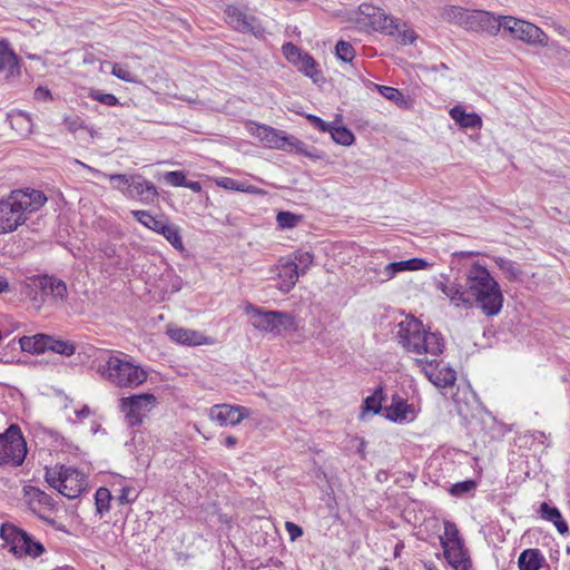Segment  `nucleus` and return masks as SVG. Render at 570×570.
Wrapping results in <instances>:
<instances>
[{
	"instance_id": "f257e3e1",
	"label": "nucleus",
	"mask_w": 570,
	"mask_h": 570,
	"mask_svg": "<svg viewBox=\"0 0 570 570\" xmlns=\"http://www.w3.org/2000/svg\"><path fill=\"white\" fill-rule=\"evenodd\" d=\"M47 203V196L37 189L12 190L0 200V234L12 233L23 225L29 215Z\"/></svg>"
},
{
	"instance_id": "f03ea898",
	"label": "nucleus",
	"mask_w": 570,
	"mask_h": 570,
	"mask_svg": "<svg viewBox=\"0 0 570 570\" xmlns=\"http://www.w3.org/2000/svg\"><path fill=\"white\" fill-rule=\"evenodd\" d=\"M465 285L476 305L484 315H498L503 305V294L499 283L484 265L473 263L465 272Z\"/></svg>"
},
{
	"instance_id": "7ed1b4c3",
	"label": "nucleus",
	"mask_w": 570,
	"mask_h": 570,
	"mask_svg": "<svg viewBox=\"0 0 570 570\" xmlns=\"http://www.w3.org/2000/svg\"><path fill=\"white\" fill-rule=\"evenodd\" d=\"M98 374L119 389H135L147 380V372L122 352L108 351L106 358L99 363Z\"/></svg>"
},
{
	"instance_id": "20e7f679",
	"label": "nucleus",
	"mask_w": 570,
	"mask_h": 570,
	"mask_svg": "<svg viewBox=\"0 0 570 570\" xmlns=\"http://www.w3.org/2000/svg\"><path fill=\"white\" fill-rule=\"evenodd\" d=\"M396 337L401 346L416 357H438L444 350L441 335L425 331L423 324L413 317L399 324Z\"/></svg>"
},
{
	"instance_id": "39448f33",
	"label": "nucleus",
	"mask_w": 570,
	"mask_h": 570,
	"mask_svg": "<svg viewBox=\"0 0 570 570\" xmlns=\"http://www.w3.org/2000/svg\"><path fill=\"white\" fill-rule=\"evenodd\" d=\"M75 163L83 167L86 170H88L96 177H106L109 180H122V185L126 187V189H120V191L127 197L138 198L140 202L145 204H150L158 196L156 186L139 175H107L100 171L99 169H96L89 165L83 164L80 160H75Z\"/></svg>"
},
{
	"instance_id": "423d86ee",
	"label": "nucleus",
	"mask_w": 570,
	"mask_h": 570,
	"mask_svg": "<svg viewBox=\"0 0 570 570\" xmlns=\"http://www.w3.org/2000/svg\"><path fill=\"white\" fill-rule=\"evenodd\" d=\"M45 478L50 487L68 499L78 498L87 488L85 474L72 466L47 468Z\"/></svg>"
},
{
	"instance_id": "0eeeda50",
	"label": "nucleus",
	"mask_w": 570,
	"mask_h": 570,
	"mask_svg": "<svg viewBox=\"0 0 570 570\" xmlns=\"http://www.w3.org/2000/svg\"><path fill=\"white\" fill-rule=\"evenodd\" d=\"M245 313L248 315L250 324L261 332L278 335L283 331L295 328V317L287 312L265 311L247 304Z\"/></svg>"
},
{
	"instance_id": "6e6552de",
	"label": "nucleus",
	"mask_w": 570,
	"mask_h": 570,
	"mask_svg": "<svg viewBox=\"0 0 570 570\" xmlns=\"http://www.w3.org/2000/svg\"><path fill=\"white\" fill-rule=\"evenodd\" d=\"M252 134L257 137L266 147L281 149V150H293L295 149L298 154L311 156L306 150V144L288 136L284 131L276 128L253 124L250 126Z\"/></svg>"
},
{
	"instance_id": "1a4fd4ad",
	"label": "nucleus",
	"mask_w": 570,
	"mask_h": 570,
	"mask_svg": "<svg viewBox=\"0 0 570 570\" xmlns=\"http://www.w3.org/2000/svg\"><path fill=\"white\" fill-rule=\"evenodd\" d=\"M27 455V443L20 428L11 424L3 433H0V465L12 464L19 466Z\"/></svg>"
},
{
	"instance_id": "9d476101",
	"label": "nucleus",
	"mask_w": 570,
	"mask_h": 570,
	"mask_svg": "<svg viewBox=\"0 0 570 570\" xmlns=\"http://www.w3.org/2000/svg\"><path fill=\"white\" fill-rule=\"evenodd\" d=\"M1 537L9 546L10 551L19 558L24 556L37 558L45 551L40 542L35 541L31 535L17 527L2 525Z\"/></svg>"
},
{
	"instance_id": "9b49d317",
	"label": "nucleus",
	"mask_w": 570,
	"mask_h": 570,
	"mask_svg": "<svg viewBox=\"0 0 570 570\" xmlns=\"http://www.w3.org/2000/svg\"><path fill=\"white\" fill-rule=\"evenodd\" d=\"M156 405L157 397L151 393L134 394L119 400V409L129 426L140 425Z\"/></svg>"
},
{
	"instance_id": "f8f14e48",
	"label": "nucleus",
	"mask_w": 570,
	"mask_h": 570,
	"mask_svg": "<svg viewBox=\"0 0 570 570\" xmlns=\"http://www.w3.org/2000/svg\"><path fill=\"white\" fill-rule=\"evenodd\" d=\"M131 215L145 227L163 235L175 249L180 253L185 250L180 230L177 225L170 223L167 218H157L146 210H132Z\"/></svg>"
},
{
	"instance_id": "ddd939ff",
	"label": "nucleus",
	"mask_w": 570,
	"mask_h": 570,
	"mask_svg": "<svg viewBox=\"0 0 570 570\" xmlns=\"http://www.w3.org/2000/svg\"><path fill=\"white\" fill-rule=\"evenodd\" d=\"M498 22L500 23V30L503 29L515 39L528 43H547L548 37L533 23L524 20H518L513 17H498Z\"/></svg>"
},
{
	"instance_id": "4468645a",
	"label": "nucleus",
	"mask_w": 570,
	"mask_h": 570,
	"mask_svg": "<svg viewBox=\"0 0 570 570\" xmlns=\"http://www.w3.org/2000/svg\"><path fill=\"white\" fill-rule=\"evenodd\" d=\"M33 285L39 289L40 298L38 299L37 296L33 298L39 303V307L46 299H49L51 305L56 307L63 306L66 303L68 291L63 281L53 276L42 275L33 281Z\"/></svg>"
},
{
	"instance_id": "2eb2a0df",
	"label": "nucleus",
	"mask_w": 570,
	"mask_h": 570,
	"mask_svg": "<svg viewBox=\"0 0 570 570\" xmlns=\"http://www.w3.org/2000/svg\"><path fill=\"white\" fill-rule=\"evenodd\" d=\"M358 23L371 27L375 31L385 35L395 32V19L387 16L382 9L368 3L358 7Z\"/></svg>"
},
{
	"instance_id": "dca6fc26",
	"label": "nucleus",
	"mask_w": 570,
	"mask_h": 570,
	"mask_svg": "<svg viewBox=\"0 0 570 570\" xmlns=\"http://www.w3.org/2000/svg\"><path fill=\"white\" fill-rule=\"evenodd\" d=\"M416 364L422 367L425 376L438 387L452 386L456 381V373L449 367L439 368L436 357H415Z\"/></svg>"
},
{
	"instance_id": "f3484780",
	"label": "nucleus",
	"mask_w": 570,
	"mask_h": 570,
	"mask_svg": "<svg viewBox=\"0 0 570 570\" xmlns=\"http://www.w3.org/2000/svg\"><path fill=\"white\" fill-rule=\"evenodd\" d=\"M461 27L472 31H487L491 35H495L500 31L498 18L483 10L465 9Z\"/></svg>"
},
{
	"instance_id": "a211bd4d",
	"label": "nucleus",
	"mask_w": 570,
	"mask_h": 570,
	"mask_svg": "<svg viewBox=\"0 0 570 570\" xmlns=\"http://www.w3.org/2000/svg\"><path fill=\"white\" fill-rule=\"evenodd\" d=\"M443 279L436 281L435 287L442 292L455 307L469 309L473 306L472 297L466 289L459 283H450L449 278L441 276Z\"/></svg>"
},
{
	"instance_id": "6ab92c4d",
	"label": "nucleus",
	"mask_w": 570,
	"mask_h": 570,
	"mask_svg": "<svg viewBox=\"0 0 570 570\" xmlns=\"http://www.w3.org/2000/svg\"><path fill=\"white\" fill-rule=\"evenodd\" d=\"M443 279L436 281L435 287L442 292L455 307L469 309L473 306L472 297L466 289L459 283H450L449 278L441 276Z\"/></svg>"
},
{
	"instance_id": "aec40b11",
	"label": "nucleus",
	"mask_w": 570,
	"mask_h": 570,
	"mask_svg": "<svg viewBox=\"0 0 570 570\" xmlns=\"http://www.w3.org/2000/svg\"><path fill=\"white\" fill-rule=\"evenodd\" d=\"M248 414V410L240 405L217 404L209 411V416L220 426L236 425Z\"/></svg>"
},
{
	"instance_id": "412c9836",
	"label": "nucleus",
	"mask_w": 570,
	"mask_h": 570,
	"mask_svg": "<svg viewBox=\"0 0 570 570\" xmlns=\"http://www.w3.org/2000/svg\"><path fill=\"white\" fill-rule=\"evenodd\" d=\"M225 14L227 22L234 29L240 32H250L255 36H259L263 33V29L261 24L257 22L256 18L244 13L238 8L228 7L225 10Z\"/></svg>"
},
{
	"instance_id": "4be33fe9",
	"label": "nucleus",
	"mask_w": 570,
	"mask_h": 570,
	"mask_svg": "<svg viewBox=\"0 0 570 570\" xmlns=\"http://www.w3.org/2000/svg\"><path fill=\"white\" fill-rule=\"evenodd\" d=\"M19 58L6 40L0 41V80L10 81L20 76Z\"/></svg>"
},
{
	"instance_id": "5701e85b",
	"label": "nucleus",
	"mask_w": 570,
	"mask_h": 570,
	"mask_svg": "<svg viewBox=\"0 0 570 570\" xmlns=\"http://www.w3.org/2000/svg\"><path fill=\"white\" fill-rule=\"evenodd\" d=\"M276 271L279 279L277 288L283 293H288L295 286L299 275H302L298 271V265L292 259H281Z\"/></svg>"
},
{
	"instance_id": "b1692460",
	"label": "nucleus",
	"mask_w": 570,
	"mask_h": 570,
	"mask_svg": "<svg viewBox=\"0 0 570 570\" xmlns=\"http://www.w3.org/2000/svg\"><path fill=\"white\" fill-rule=\"evenodd\" d=\"M166 333L173 342L178 344L198 346L206 343V337L195 330L168 326Z\"/></svg>"
},
{
	"instance_id": "393cba45",
	"label": "nucleus",
	"mask_w": 570,
	"mask_h": 570,
	"mask_svg": "<svg viewBox=\"0 0 570 570\" xmlns=\"http://www.w3.org/2000/svg\"><path fill=\"white\" fill-rule=\"evenodd\" d=\"M442 548L445 559L454 570H468L470 561L466 557L465 550L463 549V542Z\"/></svg>"
},
{
	"instance_id": "a878e982",
	"label": "nucleus",
	"mask_w": 570,
	"mask_h": 570,
	"mask_svg": "<svg viewBox=\"0 0 570 570\" xmlns=\"http://www.w3.org/2000/svg\"><path fill=\"white\" fill-rule=\"evenodd\" d=\"M386 419L393 422H403L407 420V415L413 413V406L409 405L400 396H394L391 405L385 409Z\"/></svg>"
},
{
	"instance_id": "bb28decb",
	"label": "nucleus",
	"mask_w": 570,
	"mask_h": 570,
	"mask_svg": "<svg viewBox=\"0 0 570 570\" xmlns=\"http://www.w3.org/2000/svg\"><path fill=\"white\" fill-rule=\"evenodd\" d=\"M451 118L459 124L462 128H480L482 125L481 117L475 112L468 114L463 107L454 106L450 110Z\"/></svg>"
},
{
	"instance_id": "cd10ccee",
	"label": "nucleus",
	"mask_w": 570,
	"mask_h": 570,
	"mask_svg": "<svg viewBox=\"0 0 570 570\" xmlns=\"http://www.w3.org/2000/svg\"><path fill=\"white\" fill-rule=\"evenodd\" d=\"M544 561V558L538 549H525L521 552L518 559V567L520 570H539Z\"/></svg>"
},
{
	"instance_id": "c85d7f7f",
	"label": "nucleus",
	"mask_w": 570,
	"mask_h": 570,
	"mask_svg": "<svg viewBox=\"0 0 570 570\" xmlns=\"http://www.w3.org/2000/svg\"><path fill=\"white\" fill-rule=\"evenodd\" d=\"M22 351L33 354L43 353L48 346V335L37 334L33 336H22L19 340Z\"/></svg>"
},
{
	"instance_id": "c756f323",
	"label": "nucleus",
	"mask_w": 570,
	"mask_h": 570,
	"mask_svg": "<svg viewBox=\"0 0 570 570\" xmlns=\"http://www.w3.org/2000/svg\"><path fill=\"white\" fill-rule=\"evenodd\" d=\"M540 514H541L542 519H544L547 521L553 522V524L556 525L557 530L561 534L568 533V531H569L568 524L562 519L561 513H560L558 508L551 507L547 502H543L540 505Z\"/></svg>"
},
{
	"instance_id": "7c9ffc66",
	"label": "nucleus",
	"mask_w": 570,
	"mask_h": 570,
	"mask_svg": "<svg viewBox=\"0 0 570 570\" xmlns=\"http://www.w3.org/2000/svg\"><path fill=\"white\" fill-rule=\"evenodd\" d=\"M375 88L384 98L394 102L396 106L405 109L411 108L412 101L406 98L399 89L383 85H375Z\"/></svg>"
},
{
	"instance_id": "2f4dec72",
	"label": "nucleus",
	"mask_w": 570,
	"mask_h": 570,
	"mask_svg": "<svg viewBox=\"0 0 570 570\" xmlns=\"http://www.w3.org/2000/svg\"><path fill=\"white\" fill-rule=\"evenodd\" d=\"M23 492L30 504L38 503L39 505L49 508L55 505L52 498L39 488L27 485L23 488Z\"/></svg>"
},
{
	"instance_id": "473e14b6",
	"label": "nucleus",
	"mask_w": 570,
	"mask_h": 570,
	"mask_svg": "<svg viewBox=\"0 0 570 570\" xmlns=\"http://www.w3.org/2000/svg\"><path fill=\"white\" fill-rule=\"evenodd\" d=\"M494 263L510 281H517L522 275L520 266L513 261L505 259L503 257H495Z\"/></svg>"
},
{
	"instance_id": "72a5a7b5",
	"label": "nucleus",
	"mask_w": 570,
	"mask_h": 570,
	"mask_svg": "<svg viewBox=\"0 0 570 570\" xmlns=\"http://www.w3.org/2000/svg\"><path fill=\"white\" fill-rule=\"evenodd\" d=\"M395 29L394 33H389L387 36L395 38V40L404 46L412 45L415 41L416 35L414 30L407 28L405 23H400L396 19Z\"/></svg>"
},
{
	"instance_id": "f704fd0d",
	"label": "nucleus",
	"mask_w": 570,
	"mask_h": 570,
	"mask_svg": "<svg viewBox=\"0 0 570 570\" xmlns=\"http://www.w3.org/2000/svg\"><path fill=\"white\" fill-rule=\"evenodd\" d=\"M328 132L331 134L332 139L342 146H351L355 139L352 131L343 126L335 127L331 125Z\"/></svg>"
},
{
	"instance_id": "c9c22d12",
	"label": "nucleus",
	"mask_w": 570,
	"mask_h": 570,
	"mask_svg": "<svg viewBox=\"0 0 570 570\" xmlns=\"http://www.w3.org/2000/svg\"><path fill=\"white\" fill-rule=\"evenodd\" d=\"M383 387L379 386L374 393L367 396L364 401L363 413L371 412L373 414L379 413L382 410L383 402Z\"/></svg>"
},
{
	"instance_id": "e433bc0d",
	"label": "nucleus",
	"mask_w": 570,
	"mask_h": 570,
	"mask_svg": "<svg viewBox=\"0 0 570 570\" xmlns=\"http://www.w3.org/2000/svg\"><path fill=\"white\" fill-rule=\"evenodd\" d=\"M47 350H50L61 355L70 356L75 353L76 347L69 341L55 340L53 337L48 335Z\"/></svg>"
},
{
	"instance_id": "4c0bfd02",
	"label": "nucleus",
	"mask_w": 570,
	"mask_h": 570,
	"mask_svg": "<svg viewBox=\"0 0 570 570\" xmlns=\"http://www.w3.org/2000/svg\"><path fill=\"white\" fill-rule=\"evenodd\" d=\"M444 533L440 535V542L442 547L462 543V540L459 537V530L456 525L451 521H444Z\"/></svg>"
},
{
	"instance_id": "58836bf2",
	"label": "nucleus",
	"mask_w": 570,
	"mask_h": 570,
	"mask_svg": "<svg viewBox=\"0 0 570 570\" xmlns=\"http://www.w3.org/2000/svg\"><path fill=\"white\" fill-rule=\"evenodd\" d=\"M111 493L107 488H99L95 494L97 512L102 515L110 509Z\"/></svg>"
},
{
	"instance_id": "ea45409f",
	"label": "nucleus",
	"mask_w": 570,
	"mask_h": 570,
	"mask_svg": "<svg viewBox=\"0 0 570 570\" xmlns=\"http://www.w3.org/2000/svg\"><path fill=\"white\" fill-rule=\"evenodd\" d=\"M297 68L301 72H303L305 76L317 80V77L320 76V72L316 67V61L314 58L308 55L307 52L304 55L299 63L297 65Z\"/></svg>"
},
{
	"instance_id": "a19ab883",
	"label": "nucleus",
	"mask_w": 570,
	"mask_h": 570,
	"mask_svg": "<svg viewBox=\"0 0 570 570\" xmlns=\"http://www.w3.org/2000/svg\"><path fill=\"white\" fill-rule=\"evenodd\" d=\"M465 14V8L458 6L445 7L442 11V18L451 23H455L461 27L462 20Z\"/></svg>"
},
{
	"instance_id": "79ce46f5",
	"label": "nucleus",
	"mask_w": 570,
	"mask_h": 570,
	"mask_svg": "<svg viewBox=\"0 0 570 570\" xmlns=\"http://www.w3.org/2000/svg\"><path fill=\"white\" fill-rule=\"evenodd\" d=\"M336 56L344 62H352L355 57V50L353 46L344 40H340L335 47Z\"/></svg>"
},
{
	"instance_id": "37998d69",
	"label": "nucleus",
	"mask_w": 570,
	"mask_h": 570,
	"mask_svg": "<svg viewBox=\"0 0 570 570\" xmlns=\"http://www.w3.org/2000/svg\"><path fill=\"white\" fill-rule=\"evenodd\" d=\"M282 49L285 58L296 67L304 57V55L306 53L291 42L285 43Z\"/></svg>"
},
{
	"instance_id": "c03bdc74",
	"label": "nucleus",
	"mask_w": 570,
	"mask_h": 570,
	"mask_svg": "<svg viewBox=\"0 0 570 570\" xmlns=\"http://www.w3.org/2000/svg\"><path fill=\"white\" fill-rule=\"evenodd\" d=\"M282 49L285 58L296 67L304 57V55L306 53L291 42L285 43Z\"/></svg>"
},
{
	"instance_id": "a18cd8bd",
	"label": "nucleus",
	"mask_w": 570,
	"mask_h": 570,
	"mask_svg": "<svg viewBox=\"0 0 570 570\" xmlns=\"http://www.w3.org/2000/svg\"><path fill=\"white\" fill-rule=\"evenodd\" d=\"M313 259H314V256L311 252L297 250V252H295L294 259H292V261L298 265V271L303 275L308 269V267L313 264Z\"/></svg>"
},
{
	"instance_id": "49530a36",
	"label": "nucleus",
	"mask_w": 570,
	"mask_h": 570,
	"mask_svg": "<svg viewBox=\"0 0 570 570\" xmlns=\"http://www.w3.org/2000/svg\"><path fill=\"white\" fill-rule=\"evenodd\" d=\"M400 273L405 271H420L424 269L429 264L421 258H411L406 261L396 262Z\"/></svg>"
},
{
	"instance_id": "de8ad7c7",
	"label": "nucleus",
	"mask_w": 570,
	"mask_h": 570,
	"mask_svg": "<svg viewBox=\"0 0 570 570\" xmlns=\"http://www.w3.org/2000/svg\"><path fill=\"white\" fill-rule=\"evenodd\" d=\"M476 483L473 480H465L462 482H458L453 484L450 489V493L455 497L463 495L472 490H474Z\"/></svg>"
},
{
	"instance_id": "09e8293b",
	"label": "nucleus",
	"mask_w": 570,
	"mask_h": 570,
	"mask_svg": "<svg viewBox=\"0 0 570 570\" xmlns=\"http://www.w3.org/2000/svg\"><path fill=\"white\" fill-rule=\"evenodd\" d=\"M276 222L282 228H292L296 226L298 217L289 212H279Z\"/></svg>"
},
{
	"instance_id": "8fccbe9b",
	"label": "nucleus",
	"mask_w": 570,
	"mask_h": 570,
	"mask_svg": "<svg viewBox=\"0 0 570 570\" xmlns=\"http://www.w3.org/2000/svg\"><path fill=\"white\" fill-rule=\"evenodd\" d=\"M111 73L120 80L126 82H136V77L126 68L120 66L119 63L112 65Z\"/></svg>"
},
{
	"instance_id": "3c124183",
	"label": "nucleus",
	"mask_w": 570,
	"mask_h": 570,
	"mask_svg": "<svg viewBox=\"0 0 570 570\" xmlns=\"http://www.w3.org/2000/svg\"><path fill=\"white\" fill-rule=\"evenodd\" d=\"M165 180L176 187H184L186 184V176L183 171H168L165 175Z\"/></svg>"
},
{
	"instance_id": "603ef678",
	"label": "nucleus",
	"mask_w": 570,
	"mask_h": 570,
	"mask_svg": "<svg viewBox=\"0 0 570 570\" xmlns=\"http://www.w3.org/2000/svg\"><path fill=\"white\" fill-rule=\"evenodd\" d=\"M90 97L100 104L106 106H116L118 104V99L112 94H102L100 91H92Z\"/></svg>"
},
{
	"instance_id": "864d4df0",
	"label": "nucleus",
	"mask_w": 570,
	"mask_h": 570,
	"mask_svg": "<svg viewBox=\"0 0 570 570\" xmlns=\"http://www.w3.org/2000/svg\"><path fill=\"white\" fill-rule=\"evenodd\" d=\"M239 188H237V191L246 193L249 195H259L264 196L266 195V191L262 188H258L252 184H248L247 181H238Z\"/></svg>"
},
{
	"instance_id": "5fc2aeb1",
	"label": "nucleus",
	"mask_w": 570,
	"mask_h": 570,
	"mask_svg": "<svg viewBox=\"0 0 570 570\" xmlns=\"http://www.w3.org/2000/svg\"><path fill=\"white\" fill-rule=\"evenodd\" d=\"M99 250L101 255L106 258H112L117 255L116 245L110 243L109 240L101 242L99 244Z\"/></svg>"
},
{
	"instance_id": "6e6d98bb",
	"label": "nucleus",
	"mask_w": 570,
	"mask_h": 570,
	"mask_svg": "<svg viewBox=\"0 0 570 570\" xmlns=\"http://www.w3.org/2000/svg\"><path fill=\"white\" fill-rule=\"evenodd\" d=\"M216 185L226 189V190H235L239 188L238 180L230 177H220L216 179Z\"/></svg>"
},
{
	"instance_id": "4d7b16f0",
	"label": "nucleus",
	"mask_w": 570,
	"mask_h": 570,
	"mask_svg": "<svg viewBox=\"0 0 570 570\" xmlns=\"http://www.w3.org/2000/svg\"><path fill=\"white\" fill-rule=\"evenodd\" d=\"M307 120L313 125L315 128H317L322 132H328L331 125L325 122L323 119L315 115H307Z\"/></svg>"
},
{
	"instance_id": "13d9d810",
	"label": "nucleus",
	"mask_w": 570,
	"mask_h": 570,
	"mask_svg": "<svg viewBox=\"0 0 570 570\" xmlns=\"http://www.w3.org/2000/svg\"><path fill=\"white\" fill-rule=\"evenodd\" d=\"M285 529L289 535L291 541H295L303 535V529L294 522L286 521Z\"/></svg>"
},
{
	"instance_id": "bf43d9fd",
	"label": "nucleus",
	"mask_w": 570,
	"mask_h": 570,
	"mask_svg": "<svg viewBox=\"0 0 570 570\" xmlns=\"http://www.w3.org/2000/svg\"><path fill=\"white\" fill-rule=\"evenodd\" d=\"M33 98L38 101L51 100L52 96L49 89L45 87H38L33 92Z\"/></svg>"
},
{
	"instance_id": "052dcab7",
	"label": "nucleus",
	"mask_w": 570,
	"mask_h": 570,
	"mask_svg": "<svg viewBox=\"0 0 570 570\" xmlns=\"http://www.w3.org/2000/svg\"><path fill=\"white\" fill-rule=\"evenodd\" d=\"M63 124L67 127V129L71 132H75L79 128H81V124L77 117H66L63 119Z\"/></svg>"
},
{
	"instance_id": "680f3d73",
	"label": "nucleus",
	"mask_w": 570,
	"mask_h": 570,
	"mask_svg": "<svg viewBox=\"0 0 570 570\" xmlns=\"http://www.w3.org/2000/svg\"><path fill=\"white\" fill-rule=\"evenodd\" d=\"M134 490L129 487H124L121 489V493L119 494L118 497V501L120 504H128L130 503L131 501H134V498H130L129 494L132 492Z\"/></svg>"
},
{
	"instance_id": "e2e57ef3",
	"label": "nucleus",
	"mask_w": 570,
	"mask_h": 570,
	"mask_svg": "<svg viewBox=\"0 0 570 570\" xmlns=\"http://www.w3.org/2000/svg\"><path fill=\"white\" fill-rule=\"evenodd\" d=\"M384 268L391 278H394L400 273L396 262L385 265Z\"/></svg>"
},
{
	"instance_id": "0e129e2a",
	"label": "nucleus",
	"mask_w": 570,
	"mask_h": 570,
	"mask_svg": "<svg viewBox=\"0 0 570 570\" xmlns=\"http://www.w3.org/2000/svg\"><path fill=\"white\" fill-rule=\"evenodd\" d=\"M184 187L189 188L194 193H199L202 190V184L196 180H187L186 179V184L184 185Z\"/></svg>"
},
{
	"instance_id": "69168bd1",
	"label": "nucleus",
	"mask_w": 570,
	"mask_h": 570,
	"mask_svg": "<svg viewBox=\"0 0 570 570\" xmlns=\"http://www.w3.org/2000/svg\"><path fill=\"white\" fill-rule=\"evenodd\" d=\"M392 278L389 276V274L385 272V268L382 267L379 272H377V283L380 284H383V283H386L389 281H391Z\"/></svg>"
},
{
	"instance_id": "338daca9",
	"label": "nucleus",
	"mask_w": 570,
	"mask_h": 570,
	"mask_svg": "<svg viewBox=\"0 0 570 570\" xmlns=\"http://www.w3.org/2000/svg\"><path fill=\"white\" fill-rule=\"evenodd\" d=\"M10 289L9 282L6 277L0 276V294L7 293Z\"/></svg>"
},
{
	"instance_id": "774afa93",
	"label": "nucleus",
	"mask_w": 570,
	"mask_h": 570,
	"mask_svg": "<svg viewBox=\"0 0 570 570\" xmlns=\"http://www.w3.org/2000/svg\"><path fill=\"white\" fill-rule=\"evenodd\" d=\"M76 414L79 419H86L90 415V409L85 405L81 410L77 411Z\"/></svg>"
}]
</instances>
